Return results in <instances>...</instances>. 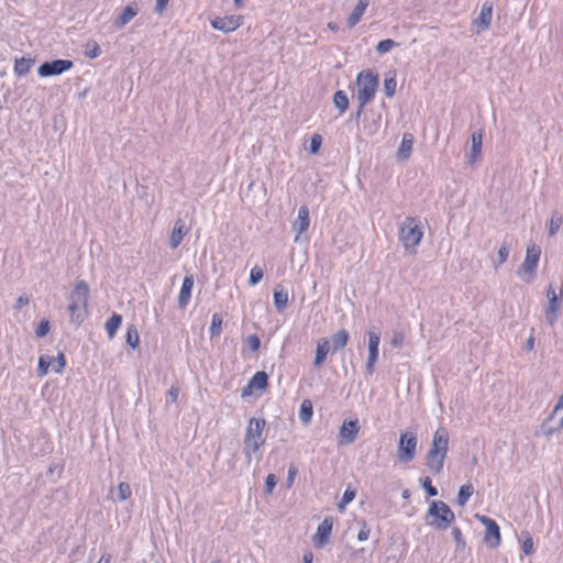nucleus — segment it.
Returning a JSON list of instances; mask_svg holds the SVG:
<instances>
[{
  "label": "nucleus",
  "instance_id": "obj_13",
  "mask_svg": "<svg viewBox=\"0 0 563 563\" xmlns=\"http://www.w3.org/2000/svg\"><path fill=\"white\" fill-rule=\"evenodd\" d=\"M360 432L358 421L357 420H349L344 421L339 431V444L346 445L351 444L355 441L357 434Z\"/></svg>",
  "mask_w": 563,
  "mask_h": 563
},
{
  "label": "nucleus",
  "instance_id": "obj_11",
  "mask_svg": "<svg viewBox=\"0 0 563 563\" xmlns=\"http://www.w3.org/2000/svg\"><path fill=\"white\" fill-rule=\"evenodd\" d=\"M73 66L74 63L69 59H55L43 63L38 67L37 73L41 77L58 76L73 68Z\"/></svg>",
  "mask_w": 563,
  "mask_h": 563
},
{
  "label": "nucleus",
  "instance_id": "obj_34",
  "mask_svg": "<svg viewBox=\"0 0 563 563\" xmlns=\"http://www.w3.org/2000/svg\"><path fill=\"white\" fill-rule=\"evenodd\" d=\"M333 103L340 113H344L349 108V98L345 91L338 90L333 96Z\"/></svg>",
  "mask_w": 563,
  "mask_h": 563
},
{
  "label": "nucleus",
  "instance_id": "obj_21",
  "mask_svg": "<svg viewBox=\"0 0 563 563\" xmlns=\"http://www.w3.org/2000/svg\"><path fill=\"white\" fill-rule=\"evenodd\" d=\"M139 11L140 8L136 2L129 3L114 21V26L119 30L123 29L134 16H136Z\"/></svg>",
  "mask_w": 563,
  "mask_h": 563
},
{
  "label": "nucleus",
  "instance_id": "obj_12",
  "mask_svg": "<svg viewBox=\"0 0 563 563\" xmlns=\"http://www.w3.org/2000/svg\"><path fill=\"white\" fill-rule=\"evenodd\" d=\"M380 333L368 332V357L365 365L366 374L372 376L375 372V364L378 360Z\"/></svg>",
  "mask_w": 563,
  "mask_h": 563
},
{
  "label": "nucleus",
  "instance_id": "obj_46",
  "mask_svg": "<svg viewBox=\"0 0 563 563\" xmlns=\"http://www.w3.org/2000/svg\"><path fill=\"white\" fill-rule=\"evenodd\" d=\"M322 144V136L320 134H313L310 140V153L316 154L319 152Z\"/></svg>",
  "mask_w": 563,
  "mask_h": 563
},
{
  "label": "nucleus",
  "instance_id": "obj_55",
  "mask_svg": "<svg viewBox=\"0 0 563 563\" xmlns=\"http://www.w3.org/2000/svg\"><path fill=\"white\" fill-rule=\"evenodd\" d=\"M296 475H297V468L295 466H290L288 470V475H287V486L288 487H290L292 485Z\"/></svg>",
  "mask_w": 563,
  "mask_h": 563
},
{
  "label": "nucleus",
  "instance_id": "obj_47",
  "mask_svg": "<svg viewBox=\"0 0 563 563\" xmlns=\"http://www.w3.org/2000/svg\"><path fill=\"white\" fill-rule=\"evenodd\" d=\"M85 54L89 58H96L101 54L100 46L96 42H93L92 44H88Z\"/></svg>",
  "mask_w": 563,
  "mask_h": 563
},
{
  "label": "nucleus",
  "instance_id": "obj_24",
  "mask_svg": "<svg viewBox=\"0 0 563 563\" xmlns=\"http://www.w3.org/2000/svg\"><path fill=\"white\" fill-rule=\"evenodd\" d=\"M186 233H187V229H186L185 222L181 219H178L175 222L172 234H170L169 246L172 249H177L180 245Z\"/></svg>",
  "mask_w": 563,
  "mask_h": 563
},
{
  "label": "nucleus",
  "instance_id": "obj_7",
  "mask_svg": "<svg viewBox=\"0 0 563 563\" xmlns=\"http://www.w3.org/2000/svg\"><path fill=\"white\" fill-rule=\"evenodd\" d=\"M418 445L417 433L413 430H406L400 433L397 448V459L400 463H409L416 456Z\"/></svg>",
  "mask_w": 563,
  "mask_h": 563
},
{
  "label": "nucleus",
  "instance_id": "obj_63",
  "mask_svg": "<svg viewBox=\"0 0 563 563\" xmlns=\"http://www.w3.org/2000/svg\"><path fill=\"white\" fill-rule=\"evenodd\" d=\"M533 342H534V341H533V338H530V339L528 340V342H527V346H528V349H532V347H533Z\"/></svg>",
  "mask_w": 563,
  "mask_h": 563
},
{
  "label": "nucleus",
  "instance_id": "obj_28",
  "mask_svg": "<svg viewBox=\"0 0 563 563\" xmlns=\"http://www.w3.org/2000/svg\"><path fill=\"white\" fill-rule=\"evenodd\" d=\"M330 342L328 339H321L318 344H317V350H316V356H314V361H313V365L316 367H320L324 362H325V358H327V355L330 351Z\"/></svg>",
  "mask_w": 563,
  "mask_h": 563
},
{
  "label": "nucleus",
  "instance_id": "obj_2",
  "mask_svg": "<svg viewBox=\"0 0 563 563\" xmlns=\"http://www.w3.org/2000/svg\"><path fill=\"white\" fill-rule=\"evenodd\" d=\"M89 287L85 280L76 283L74 289L68 297L67 310L70 316V321L76 325L81 324L87 318Z\"/></svg>",
  "mask_w": 563,
  "mask_h": 563
},
{
  "label": "nucleus",
  "instance_id": "obj_49",
  "mask_svg": "<svg viewBox=\"0 0 563 563\" xmlns=\"http://www.w3.org/2000/svg\"><path fill=\"white\" fill-rule=\"evenodd\" d=\"M276 484H277L276 476L274 474H268L265 479V492L267 494H272Z\"/></svg>",
  "mask_w": 563,
  "mask_h": 563
},
{
  "label": "nucleus",
  "instance_id": "obj_42",
  "mask_svg": "<svg viewBox=\"0 0 563 563\" xmlns=\"http://www.w3.org/2000/svg\"><path fill=\"white\" fill-rule=\"evenodd\" d=\"M397 81L395 77L385 78L384 92L388 98H391L396 92Z\"/></svg>",
  "mask_w": 563,
  "mask_h": 563
},
{
  "label": "nucleus",
  "instance_id": "obj_50",
  "mask_svg": "<svg viewBox=\"0 0 563 563\" xmlns=\"http://www.w3.org/2000/svg\"><path fill=\"white\" fill-rule=\"evenodd\" d=\"M404 341H405V335L401 332H399V331H395L393 333V338H391L390 344L394 347H401L404 345Z\"/></svg>",
  "mask_w": 563,
  "mask_h": 563
},
{
  "label": "nucleus",
  "instance_id": "obj_33",
  "mask_svg": "<svg viewBox=\"0 0 563 563\" xmlns=\"http://www.w3.org/2000/svg\"><path fill=\"white\" fill-rule=\"evenodd\" d=\"M122 323V317L119 313H113L108 321L106 322V330L110 339H112L118 329L120 328Z\"/></svg>",
  "mask_w": 563,
  "mask_h": 563
},
{
  "label": "nucleus",
  "instance_id": "obj_36",
  "mask_svg": "<svg viewBox=\"0 0 563 563\" xmlns=\"http://www.w3.org/2000/svg\"><path fill=\"white\" fill-rule=\"evenodd\" d=\"M312 413H313V409H312V404L310 400H303L300 405V410H299V418L300 420L307 424L310 422L311 420V417H312Z\"/></svg>",
  "mask_w": 563,
  "mask_h": 563
},
{
  "label": "nucleus",
  "instance_id": "obj_18",
  "mask_svg": "<svg viewBox=\"0 0 563 563\" xmlns=\"http://www.w3.org/2000/svg\"><path fill=\"white\" fill-rule=\"evenodd\" d=\"M333 527L332 517H327L318 526L317 533L314 534V544L316 547H323L328 541L331 534Z\"/></svg>",
  "mask_w": 563,
  "mask_h": 563
},
{
  "label": "nucleus",
  "instance_id": "obj_35",
  "mask_svg": "<svg viewBox=\"0 0 563 563\" xmlns=\"http://www.w3.org/2000/svg\"><path fill=\"white\" fill-rule=\"evenodd\" d=\"M474 493L472 484H464L460 487L456 501L460 506H465Z\"/></svg>",
  "mask_w": 563,
  "mask_h": 563
},
{
  "label": "nucleus",
  "instance_id": "obj_19",
  "mask_svg": "<svg viewBox=\"0 0 563 563\" xmlns=\"http://www.w3.org/2000/svg\"><path fill=\"white\" fill-rule=\"evenodd\" d=\"M132 496V488L129 483L120 482L117 487H111L109 498L114 503H122Z\"/></svg>",
  "mask_w": 563,
  "mask_h": 563
},
{
  "label": "nucleus",
  "instance_id": "obj_44",
  "mask_svg": "<svg viewBox=\"0 0 563 563\" xmlns=\"http://www.w3.org/2000/svg\"><path fill=\"white\" fill-rule=\"evenodd\" d=\"M509 246L504 243L498 250V262L495 264V268L504 264L509 256Z\"/></svg>",
  "mask_w": 563,
  "mask_h": 563
},
{
  "label": "nucleus",
  "instance_id": "obj_48",
  "mask_svg": "<svg viewBox=\"0 0 563 563\" xmlns=\"http://www.w3.org/2000/svg\"><path fill=\"white\" fill-rule=\"evenodd\" d=\"M49 331V322L48 320H42L36 330H35V334L37 338H44Z\"/></svg>",
  "mask_w": 563,
  "mask_h": 563
},
{
  "label": "nucleus",
  "instance_id": "obj_38",
  "mask_svg": "<svg viewBox=\"0 0 563 563\" xmlns=\"http://www.w3.org/2000/svg\"><path fill=\"white\" fill-rule=\"evenodd\" d=\"M126 343L132 347L136 349L140 343L139 332L134 324H131L126 329Z\"/></svg>",
  "mask_w": 563,
  "mask_h": 563
},
{
  "label": "nucleus",
  "instance_id": "obj_17",
  "mask_svg": "<svg viewBox=\"0 0 563 563\" xmlns=\"http://www.w3.org/2000/svg\"><path fill=\"white\" fill-rule=\"evenodd\" d=\"M310 225L309 208L303 205L298 210V217L292 223V230L297 233L295 242L299 241L300 234L306 232Z\"/></svg>",
  "mask_w": 563,
  "mask_h": 563
},
{
  "label": "nucleus",
  "instance_id": "obj_9",
  "mask_svg": "<svg viewBox=\"0 0 563 563\" xmlns=\"http://www.w3.org/2000/svg\"><path fill=\"white\" fill-rule=\"evenodd\" d=\"M66 366V360L64 353H58L56 357L48 355H41L38 360L37 376L43 377L48 373L49 367L55 373H62Z\"/></svg>",
  "mask_w": 563,
  "mask_h": 563
},
{
  "label": "nucleus",
  "instance_id": "obj_41",
  "mask_svg": "<svg viewBox=\"0 0 563 563\" xmlns=\"http://www.w3.org/2000/svg\"><path fill=\"white\" fill-rule=\"evenodd\" d=\"M398 46L394 40L387 38L378 42L376 45V52L380 55L388 53L393 47Z\"/></svg>",
  "mask_w": 563,
  "mask_h": 563
},
{
  "label": "nucleus",
  "instance_id": "obj_32",
  "mask_svg": "<svg viewBox=\"0 0 563 563\" xmlns=\"http://www.w3.org/2000/svg\"><path fill=\"white\" fill-rule=\"evenodd\" d=\"M563 223V216L560 211L554 210L551 213V219L548 224V233L550 236H554Z\"/></svg>",
  "mask_w": 563,
  "mask_h": 563
},
{
  "label": "nucleus",
  "instance_id": "obj_54",
  "mask_svg": "<svg viewBox=\"0 0 563 563\" xmlns=\"http://www.w3.org/2000/svg\"><path fill=\"white\" fill-rule=\"evenodd\" d=\"M179 395V388L177 386H172L168 390L167 402H176Z\"/></svg>",
  "mask_w": 563,
  "mask_h": 563
},
{
  "label": "nucleus",
  "instance_id": "obj_26",
  "mask_svg": "<svg viewBox=\"0 0 563 563\" xmlns=\"http://www.w3.org/2000/svg\"><path fill=\"white\" fill-rule=\"evenodd\" d=\"M368 4L369 0H358L357 4L346 20L347 26L350 29L354 27L361 21Z\"/></svg>",
  "mask_w": 563,
  "mask_h": 563
},
{
  "label": "nucleus",
  "instance_id": "obj_30",
  "mask_svg": "<svg viewBox=\"0 0 563 563\" xmlns=\"http://www.w3.org/2000/svg\"><path fill=\"white\" fill-rule=\"evenodd\" d=\"M349 338H350V334L344 329L339 330L338 332H335L331 336L332 351L335 352V351H339V350L343 349L347 344Z\"/></svg>",
  "mask_w": 563,
  "mask_h": 563
},
{
  "label": "nucleus",
  "instance_id": "obj_27",
  "mask_svg": "<svg viewBox=\"0 0 563 563\" xmlns=\"http://www.w3.org/2000/svg\"><path fill=\"white\" fill-rule=\"evenodd\" d=\"M413 146V135L410 133H405L401 140V143L397 151V158L399 161H406L409 158L412 152Z\"/></svg>",
  "mask_w": 563,
  "mask_h": 563
},
{
  "label": "nucleus",
  "instance_id": "obj_16",
  "mask_svg": "<svg viewBox=\"0 0 563 563\" xmlns=\"http://www.w3.org/2000/svg\"><path fill=\"white\" fill-rule=\"evenodd\" d=\"M211 25L213 29L222 31L224 33H229L235 31L238 27L242 25V16L241 15H230V16H217L211 21Z\"/></svg>",
  "mask_w": 563,
  "mask_h": 563
},
{
  "label": "nucleus",
  "instance_id": "obj_45",
  "mask_svg": "<svg viewBox=\"0 0 563 563\" xmlns=\"http://www.w3.org/2000/svg\"><path fill=\"white\" fill-rule=\"evenodd\" d=\"M421 484L429 497H434L438 495V489L432 486L430 477H424L421 479Z\"/></svg>",
  "mask_w": 563,
  "mask_h": 563
},
{
  "label": "nucleus",
  "instance_id": "obj_40",
  "mask_svg": "<svg viewBox=\"0 0 563 563\" xmlns=\"http://www.w3.org/2000/svg\"><path fill=\"white\" fill-rule=\"evenodd\" d=\"M452 537L455 541V549L456 551H464L466 548V542L463 538L462 531L460 528L454 527L452 529Z\"/></svg>",
  "mask_w": 563,
  "mask_h": 563
},
{
  "label": "nucleus",
  "instance_id": "obj_5",
  "mask_svg": "<svg viewBox=\"0 0 563 563\" xmlns=\"http://www.w3.org/2000/svg\"><path fill=\"white\" fill-rule=\"evenodd\" d=\"M423 232L418 218L408 217L400 225L399 240L406 250H415L421 242Z\"/></svg>",
  "mask_w": 563,
  "mask_h": 563
},
{
  "label": "nucleus",
  "instance_id": "obj_52",
  "mask_svg": "<svg viewBox=\"0 0 563 563\" xmlns=\"http://www.w3.org/2000/svg\"><path fill=\"white\" fill-rule=\"evenodd\" d=\"M369 532H371V529L368 528L366 522L363 521L362 522V528H361V530L357 533V539L360 541H366L368 539V537H369Z\"/></svg>",
  "mask_w": 563,
  "mask_h": 563
},
{
  "label": "nucleus",
  "instance_id": "obj_14",
  "mask_svg": "<svg viewBox=\"0 0 563 563\" xmlns=\"http://www.w3.org/2000/svg\"><path fill=\"white\" fill-rule=\"evenodd\" d=\"M493 9L494 4L492 1H485L482 4L478 16L473 21V25L477 27V34L486 31L489 27L493 19Z\"/></svg>",
  "mask_w": 563,
  "mask_h": 563
},
{
  "label": "nucleus",
  "instance_id": "obj_1",
  "mask_svg": "<svg viewBox=\"0 0 563 563\" xmlns=\"http://www.w3.org/2000/svg\"><path fill=\"white\" fill-rule=\"evenodd\" d=\"M449 431L443 427L438 428L432 437L431 446L426 454V466L431 474L437 475L442 472L449 451Z\"/></svg>",
  "mask_w": 563,
  "mask_h": 563
},
{
  "label": "nucleus",
  "instance_id": "obj_25",
  "mask_svg": "<svg viewBox=\"0 0 563 563\" xmlns=\"http://www.w3.org/2000/svg\"><path fill=\"white\" fill-rule=\"evenodd\" d=\"M380 123L382 114L371 113L364 118L363 129L367 135H375L380 129Z\"/></svg>",
  "mask_w": 563,
  "mask_h": 563
},
{
  "label": "nucleus",
  "instance_id": "obj_58",
  "mask_svg": "<svg viewBox=\"0 0 563 563\" xmlns=\"http://www.w3.org/2000/svg\"><path fill=\"white\" fill-rule=\"evenodd\" d=\"M365 107H366V104L358 103L357 110H356V112L354 113V119H355L356 121H358V120H360L361 115H362V114H363V112H364V108H365Z\"/></svg>",
  "mask_w": 563,
  "mask_h": 563
},
{
  "label": "nucleus",
  "instance_id": "obj_20",
  "mask_svg": "<svg viewBox=\"0 0 563 563\" xmlns=\"http://www.w3.org/2000/svg\"><path fill=\"white\" fill-rule=\"evenodd\" d=\"M195 285V278L192 275L185 276L183 285L178 295V307L184 309L189 303L191 298V291Z\"/></svg>",
  "mask_w": 563,
  "mask_h": 563
},
{
  "label": "nucleus",
  "instance_id": "obj_4",
  "mask_svg": "<svg viewBox=\"0 0 563 563\" xmlns=\"http://www.w3.org/2000/svg\"><path fill=\"white\" fill-rule=\"evenodd\" d=\"M426 523L437 530L448 529L455 520V515L451 508L440 500H433L426 514Z\"/></svg>",
  "mask_w": 563,
  "mask_h": 563
},
{
  "label": "nucleus",
  "instance_id": "obj_51",
  "mask_svg": "<svg viewBox=\"0 0 563 563\" xmlns=\"http://www.w3.org/2000/svg\"><path fill=\"white\" fill-rule=\"evenodd\" d=\"M522 551L526 555H531L533 553V540L531 537H528L522 542Z\"/></svg>",
  "mask_w": 563,
  "mask_h": 563
},
{
  "label": "nucleus",
  "instance_id": "obj_64",
  "mask_svg": "<svg viewBox=\"0 0 563 563\" xmlns=\"http://www.w3.org/2000/svg\"><path fill=\"white\" fill-rule=\"evenodd\" d=\"M233 1H234L235 7H238V8L242 7V4H243V0H233Z\"/></svg>",
  "mask_w": 563,
  "mask_h": 563
},
{
  "label": "nucleus",
  "instance_id": "obj_29",
  "mask_svg": "<svg viewBox=\"0 0 563 563\" xmlns=\"http://www.w3.org/2000/svg\"><path fill=\"white\" fill-rule=\"evenodd\" d=\"M289 303L288 292L282 286L274 289V305L278 312H283Z\"/></svg>",
  "mask_w": 563,
  "mask_h": 563
},
{
  "label": "nucleus",
  "instance_id": "obj_23",
  "mask_svg": "<svg viewBox=\"0 0 563 563\" xmlns=\"http://www.w3.org/2000/svg\"><path fill=\"white\" fill-rule=\"evenodd\" d=\"M268 376L265 372H256L249 382L247 386L243 389L242 396L245 397L251 394V389H264L267 386Z\"/></svg>",
  "mask_w": 563,
  "mask_h": 563
},
{
  "label": "nucleus",
  "instance_id": "obj_57",
  "mask_svg": "<svg viewBox=\"0 0 563 563\" xmlns=\"http://www.w3.org/2000/svg\"><path fill=\"white\" fill-rule=\"evenodd\" d=\"M29 302V297L26 295H21L16 300L15 308L21 309L22 307L27 306Z\"/></svg>",
  "mask_w": 563,
  "mask_h": 563
},
{
  "label": "nucleus",
  "instance_id": "obj_15",
  "mask_svg": "<svg viewBox=\"0 0 563 563\" xmlns=\"http://www.w3.org/2000/svg\"><path fill=\"white\" fill-rule=\"evenodd\" d=\"M541 255V249L534 243L527 246L526 257L521 265V271L529 274H534Z\"/></svg>",
  "mask_w": 563,
  "mask_h": 563
},
{
  "label": "nucleus",
  "instance_id": "obj_62",
  "mask_svg": "<svg viewBox=\"0 0 563 563\" xmlns=\"http://www.w3.org/2000/svg\"><path fill=\"white\" fill-rule=\"evenodd\" d=\"M401 496H402V498H405V499L409 498V496H410V492H409V489H405V490L402 492Z\"/></svg>",
  "mask_w": 563,
  "mask_h": 563
},
{
  "label": "nucleus",
  "instance_id": "obj_37",
  "mask_svg": "<svg viewBox=\"0 0 563 563\" xmlns=\"http://www.w3.org/2000/svg\"><path fill=\"white\" fill-rule=\"evenodd\" d=\"M223 317L221 313H213L211 325L209 328L210 336H219L222 330Z\"/></svg>",
  "mask_w": 563,
  "mask_h": 563
},
{
  "label": "nucleus",
  "instance_id": "obj_56",
  "mask_svg": "<svg viewBox=\"0 0 563 563\" xmlns=\"http://www.w3.org/2000/svg\"><path fill=\"white\" fill-rule=\"evenodd\" d=\"M168 2L169 0H156L155 11L162 14L165 11Z\"/></svg>",
  "mask_w": 563,
  "mask_h": 563
},
{
  "label": "nucleus",
  "instance_id": "obj_22",
  "mask_svg": "<svg viewBox=\"0 0 563 563\" xmlns=\"http://www.w3.org/2000/svg\"><path fill=\"white\" fill-rule=\"evenodd\" d=\"M483 131L478 130L472 133V147L467 155L470 164H475L482 156Z\"/></svg>",
  "mask_w": 563,
  "mask_h": 563
},
{
  "label": "nucleus",
  "instance_id": "obj_10",
  "mask_svg": "<svg viewBox=\"0 0 563 563\" xmlns=\"http://www.w3.org/2000/svg\"><path fill=\"white\" fill-rule=\"evenodd\" d=\"M476 518L485 526V543L489 548H497L500 544V530L497 522L486 516L476 515Z\"/></svg>",
  "mask_w": 563,
  "mask_h": 563
},
{
  "label": "nucleus",
  "instance_id": "obj_43",
  "mask_svg": "<svg viewBox=\"0 0 563 563\" xmlns=\"http://www.w3.org/2000/svg\"><path fill=\"white\" fill-rule=\"evenodd\" d=\"M263 276H264L263 269L258 266H254L250 273V279H249L250 285L255 286L263 279Z\"/></svg>",
  "mask_w": 563,
  "mask_h": 563
},
{
  "label": "nucleus",
  "instance_id": "obj_31",
  "mask_svg": "<svg viewBox=\"0 0 563 563\" xmlns=\"http://www.w3.org/2000/svg\"><path fill=\"white\" fill-rule=\"evenodd\" d=\"M33 64H34V59H32V58H25V57L16 58L15 63H14L15 75L19 77L25 76L30 71Z\"/></svg>",
  "mask_w": 563,
  "mask_h": 563
},
{
  "label": "nucleus",
  "instance_id": "obj_61",
  "mask_svg": "<svg viewBox=\"0 0 563 563\" xmlns=\"http://www.w3.org/2000/svg\"><path fill=\"white\" fill-rule=\"evenodd\" d=\"M363 553H364V549H360V550L354 551L352 555L354 558H356V556H361V554H363Z\"/></svg>",
  "mask_w": 563,
  "mask_h": 563
},
{
  "label": "nucleus",
  "instance_id": "obj_3",
  "mask_svg": "<svg viewBox=\"0 0 563 563\" xmlns=\"http://www.w3.org/2000/svg\"><path fill=\"white\" fill-rule=\"evenodd\" d=\"M265 426L266 420L264 418H251L249 420L243 441V453L247 462H251L252 455L257 453L265 444L263 434Z\"/></svg>",
  "mask_w": 563,
  "mask_h": 563
},
{
  "label": "nucleus",
  "instance_id": "obj_60",
  "mask_svg": "<svg viewBox=\"0 0 563 563\" xmlns=\"http://www.w3.org/2000/svg\"><path fill=\"white\" fill-rule=\"evenodd\" d=\"M111 555L103 553L97 563H110Z\"/></svg>",
  "mask_w": 563,
  "mask_h": 563
},
{
  "label": "nucleus",
  "instance_id": "obj_59",
  "mask_svg": "<svg viewBox=\"0 0 563 563\" xmlns=\"http://www.w3.org/2000/svg\"><path fill=\"white\" fill-rule=\"evenodd\" d=\"M313 561V553L311 551L305 552L302 556V563H312Z\"/></svg>",
  "mask_w": 563,
  "mask_h": 563
},
{
  "label": "nucleus",
  "instance_id": "obj_53",
  "mask_svg": "<svg viewBox=\"0 0 563 563\" xmlns=\"http://www.w3.org/2000/svg\"><path fill=\"white\" fill-rule=\"evenodd\" d=\"M247 344H249V347H250L253 352H255V351H257V350L260 349V346H261V341H260V339H258V336H257V335L253 334V335H250V336L247 338Z\"/></svg>",
  "mask_w": 563,
  "mask_h": 563
},
{
  "label": "nucleus",
  "instance_id": "obj_6",
  "mask_svg": "<svg viewBox=\"0 0 563 563\" xmlns=\"http://www.w3.org/2000/svg\"><path fill=\"white\" fill-rule=\"evenodd\" d=\"M378 76L372 70H362L356 78L358 103H369L378 88Z\"/></svg>",
  "mask_w": 563,
  "mask_h": 563
},
{
  "label": "nucleus",
  "instance_id": "obj_8",
  "mask_svg": "<svg viewBox=\"0 0 563 563\" xmlns=\"http://www.w3.org/2000/svg\"><path fill=\"white\" fill-rule=\"evenodd\" d=\"M562 288L556 290L553 285H549L545 291L548 303L544 308V318L549 325H554L560 316L562 303Z\"/></svg>",
  "mask_w": 563,
  "mask_h": 563
},
{
  "label": "nucleus",
  "instance_id": "obj_39",
  "mask_svg": "<svg viewBox=\"0 0 563 563\" xmlns=\"http://www.w3.org/2000/svg\"><path fill=\"white\" fill-rule=\"evenodd\" d=\"M356 496L355 489L347 487L343 494V497L341 501L338 504V509L340 511H343L345 509V506L350 504Z\"/></svg>",
  "mask_w": 563,
  "mask_h": 563
}]
</instances>
